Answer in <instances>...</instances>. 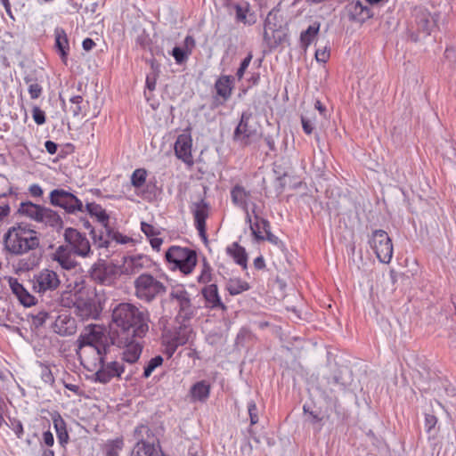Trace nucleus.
Wrapping results in <instances>:
<instances>
[{
  "mask_svg": "<svg viewBox=\"0 0 456 456\" xmlns=\"http://www.w3.org/2000/svg\"><path fill=\"white\" fill-rule=\"evenodd\" d=\"M192 139L190 134L183 133L178 135L175 143V156L189 167L194 163L191 155Z\"/></svg>",
  "mask_w": 456,
  "mask_h": 456,
  "instance_id": "dca6fc26",
  "label": "nucleus"
},
{
  "mask_svg": "<svg viewBox=\"0 0 456 456\" xmlns=\"http://www.w3.org/2000/svg\"><path fill=\"white\" fill-rule=\"evenodd\" d=\"M248 12V8H244L240 5H235V14H236V19L238 21H240V22H243V23H246V13Z\"/></svg>",
  "mask_w": 456,
  "mask_h": 456,
  "instance_id": "13d9d810",
  "label": "nucleus"
},
{
  "mask_svg": "<svg viewBox=\"0 0 456 456\" xmlns=\"http://www.w3.org/2000/svg\"><path fill=\"white\" fill-rule=\"evenodd\" d=\"M88 370H95L96 381L107 384L113 379H124L125 381L131 380L137 368L131 367L126 369L124 362L118 361L105 362L104 353H102L91 362L90 369Z\"/></svg>",
  "mask_w": 456,
  "mask_h": 456,
  "instance_id": "7ed1b4c3",
  "label": "nucleus"
},
{
  "mask_svg": "<svg viewBox=\"0 0 456 456\" xmlns=\"http://www.w3.org/2000/svg\"><path fill=\"white\" fill-rule=\"evenodd\" d=\"M112 326L132 338H142L149 330V314L130 303H120L111 314Z\"/></svg>",
  "mask_w": 456,
  "mask_h": 456,
  "instance_id": "f257e3e1",
  "label": "nucleus"
},
{
  "mask_svg": "<svg viewBox=\"0 0 456 456\" xmlns=\"http://www.w3.org/2000/svg\"><path fill=\"white\" fill-rule=\"evenodd\" d=\"M90 234L92 235L94 243L98 248H108L110 241L112 240L122 244H125L128 241L127 237L114 232L109 225H103L99 232L93 228L90 232Z\"/></svg>",
  "mask_w": 456,
  "mask_h": 456,
  "instance_id": "2eb2a0df",
  "label": "nucleus"
},
{
  "mask_svg": "<svg viewBox=\"0 0 456 456\" xmlns=\"http://www.w3.org/2000/svg\"><path fill=\"white\" fill-rule=\"evenodd\" d=\"M45 146L50 154H54L57 151V144L52 141H46Z\"/></svg>",
  "mask_w": 456,
  "mask_h": 456,
  "instance_id": "0e129e2a",
  "label": "nucleus"
},
{
  "mask_svg": "<svg viewBox=\"0 0 456 456\" xmlns=\"http://www.w3.org/2000/svg\"><path fill=\"white\" fill-rule=\"evenodd\" d=\"M231 198L235 206L241 208L245 211L247 221L251 222V216L248 211V206L252 200L251 192L246 190L242 185L236 184L231 190Z\"/></svg>",
  "mask_w": 456,
  "mask_h": 456,
  "instance_id": "a211bd4d",
  "label": "nucleus"
},
{
  "mask_svg": "<svg viewBox=\"0 0 456 456\" xmlns=\"http://www.w3.org/2000/svg\"><path fill=\"white\" fill-rule=\"evenodd\" d=\"M255 204H253V208H252V213L255 216V222L250 223V230L252 232V234L254 235L255 239L256 241H262V240H265V232L263 231V224H262V221H266L265 219L264 218H261L258 216V215L256 213V210H255Z\"/></svg>",
  "mask_w": 456,
  "mask_h": 456,
  "instance_id": "2f4dec72",
  "label": "nucleus"
},
{
  "mask_svg": "<svg viewBox=\"0 0 456 456\" xmlns=\"http://www.w3.org/2000/svg\"><path fill=\"white\" fill-rule=\"evenodd\" d=\"M33 289L40 294L55 290L61 284L59 274L49 268H44L33 276Z\"/></svg>",
  "mask_w": 456,
  "mask_h": 456,
  "instance_id": "ddd939ff",
  "label": "nucleus"
},
{
  "mask_svg": "<svg viewBox=\"0 0 456 456\" xmlns=\"http://www.w3.org/2000/svg\"><path fill=\"white\" fill-rule=\"evenodd\" d=\"M226 251L243 269L247 268L248 256L243 247L234 242L226 248Z\"/></svg>",
  "mask_w": 456,
  "mask_h": 456,
  "instance_id": "c85d7f7f",
  "label": "nucleus"
},
{
  "mask_svg": "<svg viewBox=\"0 0 456 456\" xmlns=\"http://www.w3.org/2000/svg\"><path fill=\"white\" fill-rule=\"evenodd\" d=\"M43 440L45 445L49 447L53 445L54 439L53 434L50 431H45L43 433Z\"/></svg>",
  "mask_w": 456,
  "mask_h": 456,
  "instance_id": "680f3d73",
  "label": "nucleus"
},
{
  "mask_svg": "<svg viewBox=\"0 0 456 456\" xmlns=\"http://www.w3.org/2000/svg\"><path fill=\"white\" fill-rule=\"evenodd\" d=\"M146 175L147 173L144 169L134 170L131 176L132 184L136 188L142 187L146 181Z\"/></svg>",
  "mask_w": 456,
  "mask_h": 456,
  "instance_id": "37998d69",
  "label": "nucleus"
},
{
  "mask_svg": "<svg viewBox=\"0 0 456 456\" xmlns=\"http://www.w3.org/2000/svg\"><path fill=\"white\" fill-rule=\"evenodd\" d=\"M18 212L21 216L45 226L54 229H61L62 227V220L55 211L31 201L21 202Z\"/></svg>",
  "mask_w": 456,
  "mask_h": 456,
  "instance_id": "20e7f679",
  "label": "nucleus"
},
{
  "mask_svg": "<svg viewBox=\"0 0 456 456\" xmlns=\"http://www.w3.org/2000/svg\"><path fill=\"white\" fill-rule=\"evenodd\" d=\"M215 89L224 102L227 101L232 92V78L230 76L220 77L215 83Z\"/></svg>",
  "mask_w": 456,
  "mask_h": 456,
  "instance_id": "bb28decb",
  "label": "nucleus"
},
{
  "mask_svg": "<svg viewBox=\"0 0 456 456\" xmlns=\"http://www.w3.org/2000/svg\"><path fill=\"white\" fill-rule=\"evenodd\" d=\"M136 41L141 46L146 47L150 45L151 40L148 36L142 35L137 37Z\"/></svg>",
  "mask_w": 456,
  "mask_h": 456,
  "instance_id": "69168bd1",
  "label": "nucleus"
},
{
  "mask_svg": "<svg viewBox=\"0 0 456 456\" xmlns=\"http://www.w3.org/2000/svg\"><path fill=\"white\" fill-rule=\"evenodd\" d=\"M53 426L60 444H63L67 443L69 439V435L66 429V424L64 420L60 416H58V418L53 419Z\"/></svg>",
  "mask_w": 456,
  "mask_h": 456,
  "instance_id": "e433bc0d",
  "label": "nucleus"
},
{
  "mask_svg": "<svg viewBox=\"0 0 456 456\" xmlns=\"http://www.w3.org/2000/svg\"><path fill=\"white\" fill-rule=\"evenodd\" d=\"M211 280V267L207 262H204L203 268L200 275L198 278V281L200 283H208Z\"/></svg>",
  "mask_w": 456,
  "mask_h": 456,
  "instance_id": "de8ad7c7",
  "label": "nucleus"
},
{
  "mask_svg": "<svg viewBox=\"0 0 456 456\" xmlns=\"http://www.w3.org/2000/svg\"><path fill=\"white\" fill-rule=\"evenodd\" d=\"M303 130L305 134H310L314 130L313 122L305 117L301 118Z\"/></svg>",
  "mask_w": 456,
  "mask_h": 456,
  "instance_id": "bf43d9fd",
  "label": "nucleus"
},
{
  "mask_svg": "<svg viewBox=\"0 0 456 456\" xmlns=\"http://www.w3.org/2000/svg\"><path fill=\"white\" fill-rule=\"evenodd\" d=\"M74 255L76 254L68 246L61 245L53 253V259L63 269L71 270L77 265Z\"/></svg>",
  "mask_w": 456,
  "mask_h": 456,
  "instance_id": "aec40b11",
  "label": "nucleus"
},
{
  "mask_svg": "<svg viewBox=\"0 0 456 456\" xmlns=\"http://www.w3.org/2000/svg\"><path fill=\"white\" fill-rule=\"evenodd\" d=\"M193 214L196 228L200 235L207 240L206 237V219L208 216V205L203 200L194 203Z\"/></svg>",
  "mask_w": 456,
  "mask_h": 456,
  "instance_id": "4be33fe9",
  "label": "nucleus"
},
{
  "mask_svg": "<svg viewBox=\"0 0 456 456\" xmlns=\"http://www.w3.org/2000/svg\"><path fill=\"white\" fill-rule=\"evenodd\" d=\"M254 266L257 270H262L265 267V260H264L263 256H257L254 260Z\"/></svg>",
  "mask_w": 456,
  "mask_h": 456,
  "instance_id": "338daca9",
  "label": "nucleus"
},
{
  "mask_svg": "<svg viewBox=\"0 0 456 456\" xmlns=\"http://www.w3.org/2000/svg\"><path fill=\"white\" fill-rule=\"evenodd\" d=\"M248 411L250 418V424H256L258 422V411L255 402L250 401L248 403Z\"/></svg>",
  "mask_w": 456,
  "mask_h": 456,
  "instance_id": "49530a36",
  "label": "nucleus"
},
{
  "mask_svg": "<svg viewBox=\"0 0 456 456\" xmlns=\"http://www.w3.org/2000/svg\"><path fill=\"white\" fill-rule=\"evenodd\" d=\"M102 307L94 291L79 290L74 308V314L82 321L95 320L99 317Z\"/></svg>",
  "mask_w": 456,
  "mask_h": 456,
  "instance_id": "0eeeda50",
  "label": "nucleus"
},
{
  "mask_svg": "<svg viewBox=\"0 0 456 456\" xmlns=\"http://www.w3.org/2000/svg\"><path fill=\"white\" fill-rule=\"evenodd\" d=\"M50 202L53 206L64 208L68 213L84 212L82 201L63 189L52 191L50 193Z\"/></svg>",
  "mask_w": 456,
  "mask_h": 456,
  "instance_id": "4468645a",
  "label": "nucleus"
},
{
  "mask_svg": "<svg viewBox=\"0 0 456 456\" xmlns=\"http://www.w3.org/2000/svg\"><path fill=\"white\" fill-rule=\"evenodd\" d=\"M258 136L259 125L256 118L249 111L243 112L240 121L234 131V140L242 145H248L256 140Z\"/></svg>",
  "mask_w": 456,
  "mask_h": 456,
  "instance_id": "6e6552de",
  "label": "nucleus"
},
{
  "mask_svg": "<svg viewBox=\"0 0 456 456\" xmlns=\"http://www.w3.org/2000/svg\"><path fill=\"white\" fill-rule=\"evenodd\" d=\"M171 298L175 299L179 305L180 312L184 318H190L192 315V308L188 292L183 286H177L171 291Z\"/></svg>",
  "mask_w": 456,
  "mask_h": 456,
  "instance_id": "412c9836",
  "label": "nucleus"
},
{
  "mask_svg": "<svg viewBox=\"0 0 456 456\" xmlns=\"http://www.w3.org/2000/svg\"><path fill=\"white\" fill-rule=\"evenodd\" d=\"M369 244L374 251L377 258L383 264H389L393 257V243L387 232L384 230H375L372 232Z\"/></svg>",
  "mask_w": 456,
  "mask_h": 456,
  "instance_id": "1a4fd4ad",
  "label": "nucleus"
},
{
  "mask_svg": "<svg viewBox=\"0 0 456 456\" xmlns=\"http://www.w3.org/2000/svg\"><path fill=\"white\" fill-rule=\"evenodd\" d=\"M141 229L144 232V234L148 237H153L157 234L155 227L150 224L145 223V222H142Z\"/></svg>",
  "mask_w": 456,
  "mask_h": 456,
  "instance_id": "4d7b16f0",
  "label": "nucleus"
},
{
  "mask_svg": "<svg viewBox=\"0 0 456 456\" xmlns=\"http://www.w3.org/2000/svg\"><path fill=\"white\" fill-rule=\"evenodd\" d=\"M42 92H43V88L39 84H37L36 82L29 84L28 93H29L31 99H37L42 94Z\"/></svg>",
  "mask_w": 456,
  "mask_h": 456,
  "instance_id": "3c124183",
  "label": "nucleus"
},
{
  "mask_svg": "<svg viewBox=\"0 0 456 456\" xmlns=\"http://www.w3.org/2000/svg\"><path fill=\"white\" fill-rule=\"evenodd\" d=\"M130 337L131 336H127L124 339L122 361L129 364H134L139 360L142 354V345L139 341L134 340Z\"/></svg>",
  "mask_w": 456,
  "mask_h": 456,
  "instance_id": "6ab92c4d",
  "label": "nucleus"
},
{
  "mask_svg": "<svg viewBox=\"0 0 456 456\" xmlns=\"http://www.w3.org/2000/svg\"><path fill=\"white\" fill-rule=\"evenodd\" d=\"M53 330L61 336H70L76 332V321L69 314H61L54 322Z\"/></svg>",
  "mask_w": 456,
  "mask_h": 456,
  "instance_id": "5701e85b",
  "label": "nucleus"
},
{
  "mask_svg": "<svg viewBox=\"0 0 456 456\" xmlns=\"http://www.w3.org/2000/svg\"><path fill=\"white\" fill-rule=\"evenodd\" d=\"M253 58L252 53H248V56L241 61L240 68L237 70L236 76L239 79H241L243 77V75L248 69V65L251 62V60Z\"/></svg>",
  "mask_w": 456,
  "mask_h": 456,
  "instance_id": "8fccbe9b",
  "label": "nucleus"
},
{
  "mask_svg": "<svg viewBox=\"0 0 456 456\" xmlns=\"http://www.w3.org/2000/svg\"><path fill=\"white\" fill-rule=\"evenodd\" d=\"M41 378L45 383L52 385L54 382L53 375L51 370L49 369V367H47V366L42 367Z\"/></svg>",
  "mask_w": 456,
  "mask_h": 456,
  "instance_id": "5fc2aeb1",
  "label": "nucleus"
},
{
  "mask_svg": "<svg viewBox=\"0 0 456 456\" xmlns=\"http://www.w3.org/2000/svg\"><path fill=\"white\" fill-rule=\"evenodd\" d=\"M94 45L95 43L91 38H86L82 43V46L86 51L92 50Z\"/></svg>",
  "mask_w": 456,
  "mask_h": 456,
  "instance_id": "774afa93",
  "label": "nucleus"
},
{
  "mask_svg": "<svg viewBox=\"0 0 456 456\" xmlns=\"http://www.w3.org/2000/svg\"><path fill=\"white\" fill-rule=\"evenodd\" d=\"M437 423V419L433 414H426L425 417V426L428 432H431V430L435 428Z\"/></svg>",
  "mask_w": 456,
  "mask_h": 456,
  "instance_id": "6e6d98bb",
  "label": "nucleus"
},
{
  "mask_svg": "<svg viewBox=\"0 0 456 456\" xmlns=\"http://www.w3.org/2000/svg\"><path fill=\"white\" fill-rule=\"evenodd\" d=\"M71 103L70 111L72 112L74 117L78 116L82 112L81 103L83 102V97L81 95H75L69 99Z\"/></svg>",
  "mask_w": 456,
  "mask_h": 456,
  "instance_id": "a18cd8bd",
  "label": "nucleus"
},
{
  "mask_svg": "<svg viewBox=\"0 0 456 456\" xmlns=\"http://www.w3.org/2000/svg\"><path fill=\"white\" fill-rule=\"evenodd\" d=\"M18 265H19L20 270L28 271V270L33 269V267L36 265V264L32 263V262L25 261V260H20L18 263Z\"/></svg>",
  "mask_w": 456,
  "mask_h": 456,
  "instance_id": "e2e57ef3",
  "label": "nucleus"
},
{
  "mask_svg": "<svg viewBox=\"0 0 456 456\" xmlns=\"http://www.w3.org/2000/svg\"><path fill=\"white\" fill-rule=\"evenodd\" d=\"M191 337V329L185 325L166 330L162 335V340L168 357H171L179 346L185 345Z\"/></svg>",
  "mask_w": 456,
  "mask_h": 456,
  "instance_id": "9b49d317",
  "label": "nucleus"
},
{
  "mask_svg": "<svg viewBox=\"0 0 456 456\" xmlns=\"http://www.w3.org/2000/svg\"><path fill=\"white\" fill-rule=\"evenodd\" d=\"M4 245L11 255L21 256L37 248L40 240L35 230L20 224L8 229L4 236Z\"/></svg>",
  "mask_w": 456,
  "mask_h": 456,
  "instance_id": "f03ea898",
  "label": "nucleus"
},
{
  "mask_svg": "<svg viewBox=\"0 0 456 456\" xmlns=\"http://www.w3.org/2000/svg\"><path fill=\"white\" fill-rule=\"evenodd\" d=\"M64 240L77 256L88 257L93 254L88 239L77 229L67 228L64 232Z\"/></svg>",
  "mask_w": 456,
  "mask_h": 456,
  "instance_id": "f8f14e48",
  "label": "nucleus"
},
{
  "mask_svg": "<svg viewBox=\"0 0 456 456\" xmlns=\"http://www.w3.org/2000/svg\"><path fill=\"white\" fill-rule=\"evenodd\" d=\"M345 11L350 20H356L365 11H368V8L362 5L361 0H351L346 5Z\"/></svg>",
  "mask_w": 456,
  "mask_h": 456,
  "instance_id": "7c9ffc66",
  "label": "nucleus"
},
{
  "mask_svg": "<svg viewBox=\"0 0 456 456\" xmlns=\"http://www.w3.org/2000/svg\"><path fill=\"white\" fill-rule=\"evenodd\" d=\"M320 29V24H314L307 28L306 30L303 31L300 36V41L302 45L306 48L316 37Z\"/></svg>",
  "mask_w": 456,
  "mask_h": 456,
  "instance_id": "c9c22d12",
  "label": "nucleus"
},
{
  "mask_svg": "<svg viewBox=\"0 0 456 456\" xmlns=\"http://www.w3.org/2000/svg\"><path fill=\"white\" fill-rule=\"evenodd\" d=\"M163 361L164 360L161 355H157L151 358L144 368L143 378H149L158 367L162 365Z\"/></svg>",
  "mask_w": 456,
  "mask_h": 456,
  "instance_id": "a19ab883",
  "label": "nucleus"
},
{
  "mask_svg": "<svg viewBox=\"0 0 456 456\" xmlns=\"http://www.w3.org/2000/svg\"><path fill=\"white\" fill-rule=\"evenodd\" d=\"M28 191L31 196L36 197V198H39L43 195V189L41 188L40 185H38L37 183L30 185L28 188Z\"/></svg>",
  "mask_w": 456,
  "mask_h": 456,
  "instance_id": "052dcab7",
  "label": "nucleus"
},
{
  "mask_svg": "<svg viewBox=\"0 0 456 456\" xmlns=\"http://www.w3.org/2000/svg\"><path fill=\"white\" fill-rule=\"evenodd\" d=\"M86 210L90 214L91 216L96 218V220L103 226L109 225L110 216L106 213L105 209L96 203H87L86 205Z\"/></svg>",
  "mask_w": 456,
  "mask_h": 456,
  "instance_id": "c756f323",
  "label": "nucleus"
},
{
  "mask_svg": "<svg viewBox=\"0 0 456 456\" xmlns=\"http://www.w3.org/2000/svg\"><path fill=\"white\" fill-rule=\"evenodd\" d=\"M191 51L190 49H185L184 47L175 46L172 51V55L175 60L177 64H183L185 62L191 54Z\"/></svg>",
  "mask_w": 456,
  "mask_h": 456,
  "instance_id": "79ce46f5",
  "label": "nucleus"
},
{
  "mask_svg": "<svg viewBox=\"0 0 456 456\" xmlns=\"http://www.w3.org/2000/svg\"><path fill=\"white\" fill-rule=\"evenodd\" d=\"M96 335L94 332L81 334L77 339V354L81 363L90 369L91 362L102 354V347L95 345Z\"/></svg>",
  "mask_w": 456,
  "mask_h": 456,
  "instance_id": "9d476101",
  "label": "nucleus"
},
{
  "mask_svg": "<svg viewBox=\"0 0 456 456\" xmlns=\"http://www.w3.org/2000/svg\"><path fill=\"white\" fill-rule=\"evenodd\" d=\"M167 261L173 269H179L183 274L191 273L197 265V254L194 250L180 246H171L166 252Z\"/></svg>",
  "mask_w": 456,
  "mask_h": 456,
  "instance_id": "423d86ee",
  "label": "nucleus"
},
{
  "mask_svg": "<svg viewBox=\"0 0 456 456\" xmlns=\"http://www.w3.org/2000/svg\"><path fill=\"white\" fill-rule=\"evenodd\" d=\"M330 58V51L327 46L323 48H319L315 52V59L319 62L325 63Z\"/></svg>",
  "mask_w": 456,
  "mask_h": 456,
  "instance_id": "603ef678",
  "label": "nucleus"
},
{
  "mask_svg": "<svg viewBox=\"0 0 456 456\" xmlns=\"http://www.w3.org/2000/svg\"><path fill=\"white\" fill-rule=\"evenodd\" d=\"M148 259L143 256H131L126 260V271L130 272L131 273H135L140 272Z\"/></svg>",
  "mask_w": 456,
  "mask_h": 456,
  "instance_id": "72a5a7b5",
  "label": "nucleus"
},
{
  "mask_svg": "<svg viewBox=\"0 0 456 456\" xmlns=\"http://www.w3.org/2000/svg\"><path fill=\"white\" fill-rule=\"evenodd\" d=\"M154 451L153 445L150 444L137 443L131 456H153Z\"/></svg>",
  "mask_w": 456,
  "mask_h": 456,
  "instance_id": "ea45409f",
  "label": "nucleus"
},
{
  "mask_svg": "<svg viewBox=\"0 0 456 456\" xmlns=\"http://www.w3.org/2000/svg\"><path fill=\"white\" fill-rule=\"evenodd\" d=\"M116 276V268L114 265L105 262L95 264L91 270V277L94 281L103 285L111 284Z\"/></svg>",
  "mask_w": 456,
  "mask_h": 456,
  "instance_id": "f3484780",
  "label": "nucleus"
},
{
  "mask_svg": "<svg viewBox=\"0 0 456 456\" xmlns=\"http://www.w3.org/2000/svg\"><path fill=\"white\" fill-rule=\"evenodd\" d=\"M55 45L60 52L62 61L66 64L68 52L69 49L67 35L62 28H56L54 31Z\"/></svg>",
  "mask_w": 456,
  "mask_h": 456,
  "instance_id": "cd10ccee",
  "label": "nucleus"
},
{
  "mask_svg": "<svg viewBox=\"0 0 456 456\" xmlns=\"http://www.w3.org/2000/svg\"><path fill=\"white\" fill-rule=\"evenodd\" d=\"M263 231L265 232V240H268L273 245L276 246L279 249L282 250L284 248L283 242L274 234L271 232L270 224L268 221H262Z\"/></svg>",
  "mask_w": 456,
  "mask_h": 456,
  "instance_id": "58836bf2",
  "label": "nucleus"
},
{
  "mask_svg": "<svg viewBox=\"0 0 456 456\" xmlns=\"http://www.w3.org/2000/svg\"><path fill=\"white\" fill-rule=\"evenodd\" d=\"M209 386L204 381L197 382L191 388V395L193 400L205 401L209 395Z\"/></svg>",
  "mask_w": 456,
  "mask_h": 456,
  "instance_id": "473e14b6",
  "label": "nucleus"
},
{
  "mask_svg": "<svg viewBox=\"0 0 456 456\" xmlns=\"http://www.w3.org/2000/svg\"><path fill=\"white\" fill-rule=\"evenodd\" d=\"M49 314L46 312H39L37 314L32 315V323L36 328L41 327L45 324Z\"/></svg>",
  "mask_w": 456,
  "mask_h": 456,
  "instance_id": "09e8293b",
  "label": "nucleus"
},
{
  "mask_svg": "<svg viewBox=\"0 0 456 456\" xmlns=\"http://www.w3.org/2000/svg\"><path fill=\"white\" fill-rule=\"evenodd\" d=\"M418 25L419 29L428 33L431 26L429 20V13L427 12H420L418 16Z\"/></svg>",
  "mask_w": 456,
  "mask_h": 456,
  "instance_id": "c03bdc74",
  "label": "nucleus"
},
{
  "mask_svg": "<svg viewBox=\"0 0 456 456\" xmlns=\"http://www.w3.org/2000/svg\"><path fill=\"white\" fill-rule=\"evenodd\" d=\"M327 379L330 392L333 393L345 390L350 383L351 377L349 375V371L345 369L335 371Z\"/></svg>",
  "mask_w": 456,
  "mask_h": 456,
  "instance_id": "b1692460",
  "label": "nucleus"
},
{
  "mask_svg": "<svg viewBox=\"0 0 456 456\" xmlns=\"http://www.w3.org/2000/svg\"><path fill=\"white\" fill-rule=\"evenodd\" d=\"M77 297L78 291L76 293H72L71 291L64 290L60 295L59 303L63 307L75 308Z\"/></svg>",
  "mask_w": 456,
  "mask_h": 456,
  "instance_id": "4c0bfd02",
  "label": "nucleus"
},
{
  "mask_svg": "<svg viewBox=\"0 0 456 456\" xmlns=\"http://www.w3.org/2000/svg\"><path fill=\"white\" fill-rule=\"evenodd\" d=\"M32 115L35 122L37 125H43L45 122V112L39 107L35 106L32 110Z\"/></svg>",
  "mask_w": 456,
  "mask_h": 456,
  "instance_id": "864d4df0",
  "label": "nucleus"
},
{
  "mask_svg": "<svg viewBox=\"0 0 456 456\" xmlns=\"http://www.w3.org/2000/svg\"><path fill=\"white\" fill-rule=\"evenodd\" d=\"M202 295L209 307H220L222 309L225 308L224 305L222 303L220 299L217 286L216 284H210L208 286H206L202 289Z\"/></svg>",
  "mask_w": 456,
  "mask_h": 456,
  "instance_id": "a878e982",
  "label": "nucleus"
},
{
  "mask_svg": "<svg viewBox=\"0 0 456 456\" xmlns=\"http://www.w3.org/2000/svg\"><path fill=\"white\" fill-rule=\"evenodd\" d=\"M134 285L135 296L146 302H151L167 291V286L161 278L155 277L148 273L140 274L134 280Z\"/></svg>",
  "mask_w": 456,
  "mask_h": 456,
  "instance_id": "39448f33",
  "label": "nucleus"
},
{
  "mask_svg": "<svg viewBox=\"0 0 456 456\" xmlns=\"http://www.w3.org/2000/svg\"><path fill=\"white\" fill-rule=\"evenodd\" d=\"M9 283L13 294L17 296L23 305L30 306L35 305V297L16 279L11 278Z\"/></svg>",
  "mask_w": 456,
  "mask_h": 456,
  "instance_id": "393cba45",
  "label": "nucleus"
},
{
  "mask_svg": "<svg viewBox=\"0 0 456 456\" xmlns=\"http://www.w3.org/2000/svg\"><path fill=\"white\" fill-rule=\"evenodd\" d=\"M226 289L231 295H238L243 291L248 290L249 286L248 282L238 278H233L228 281Z\"/></svg>",
  "mask_w": 456,
  "mask_h": 456,
  "instance_id": "f704fd0d",
  "label": "nucleus"
}]
</instances>
